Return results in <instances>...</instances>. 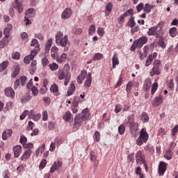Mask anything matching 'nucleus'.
I'll return each instance as SVG.
<instances>
[{
    "label": "nucleus",
    "instance_id": "obj_1",
    "mask_svg": "<svg viewBox=\"0 0 178 178\" xmlns=\"http://www.w3.org/2000/svg\"><path fill=\"white\" fill-rule=\"evenodd\" d=\"M56 43L57 45H60V47H63L65 52H67L69 51V47H67V44H69V41L67 40V35H64L63 33L58 31L56 34Z\"/></svg>",
    "mask_w": 178,
    "mask_h": 178
},
{
    "label": "nucleus",
    "instance_id": "obj_2",
    "mask_svg": "<svg viewBox=\"0 0 178 178\" xmlns=\"http://www.w3.org/2000/svg\"><path fill=\"white\" fill-rule=\"evenodd\" d=\"M57 76L58 80H65L64 85L67 86L69 82L70 81V79H72V74L69 72L68 70L60 68L58 70Z\"/></svg>",
    "mask_w": 178,
    "mask_h": 178
},
{
    "label": "nucleus",
    "instance_id": "obj_3",
    "mask_svg": "<svg viewBox=\"0 0 178 178\" xmlns=\"http://www.w3.org/2000/svg\"><path fill=\"white\" fill-rule=\"evenodd\" d=\"M152 65L153 67L149 72L150 76L154 77V76H159L162 72V64L161 60H154Z\"/></svg>",
    "mask_w": 178,
    "mask_h": 178
},
{
    "label": "nucleus",
    "instance_id": "obj_4",
    "mask_svg": "<svg viewBox=\"0 0 178 178\" xmlns=\"http://www.w3.org/2000/svg\"><path fill=\"white\" fill-rule=\"evenodd\" d=\"M148 138H149V135L148 134V132H147V129L143 128L139 132V136L136 139V143L139 147H141L143 144L147 143Z\"/></svg>",
    "mask_w": 178,
    "mask_h": 178
},
{
    "label": "nucleus",
    "instance_id": "obj_5",
    "mask_svg": "<svg viewBox=\"0 0 178 178\" xmlns=\"http://www.w3.org/2000/svg\"><path fill=\"white\" fill-rule=\"evenodd\" d=\"M147 35H154L156 38H163V30L162 27L158 30V26H152L148 29Z\"/></svg>",
    "mask_w": 178,
    "mask_h": 178
},
{
    "label": "nucleus",
    "instance_id": "obj_6",
    "mask_svg": "<svg viewBox=\"0 0 178 178\" xmlns=\"http://www.w3.org/2000/svg\"><path fill=\"white\" fill-rule=\"evenodd\" d=\"M127 120V124H129L130 133L134 134L138 130L139 124L137 122H134V117L133 115L128 116Z\"/></svg>",
    "mask_w": 178,
    "mask_h": 178
},
{
    "label": "nucleus",
    "instance_id": "obj_7",
    "mask_svg": "<svg viewBox=\"0 0 178 178\" xmlns=\"http://www.w3.org/2000/svg\"><path fill=\"white\" fill-rule=\"evenodd\" d=\"M136 162L137 165H144L145 170H147V161H145V156L143 155V152L138 151L136 154Z\"/></svg>",
    "mask_w": 178,
    "mask_h": 178
},
{
    "label": "nucleus",
    "instance_id": "obj_8",
    "mask_svg": "<svg viewBox=\"0 0 178 178\" xmlns=\"http://www.w3.org/2000/svg\"><path fill=\"white\" fill-rule=\"evenodd\" d=\"M133 15H134V10L131 8L124 13L118 19L119 24H123L124 23V19L129 17V16H133Z\"/></svg>",
    "mask_w": 178,
    "mask_h": 178
},
{
    "label": "nucleus",
    "instance_id": "obj_9",
    "mask_svg": "<svg viewBox=\"0 0 178 178\" xmlns=\"http://www.w3.org/2000/svg\"><path fill=\"white\" fill-rule=\"evenodd\" d=\"M134 42L138 48L141 49L148 42V38L147 36H142L139 39L134 40Z\"/></svg>",
    "mask_w": 178,
    "mask_h": 178
},
{
    "label": "nucleus",
    "instance_id": "obj_10",
    "mask_svg": "<svg viewBox=\"0 0 178 178\" xmlns=\"http://www.w3.org/2000/svg\"><path fill=\"white\" fill-rule=\"evenodd\" d=\"M163 103V95L162 94H159L156 96L152 102V106L154 108H158V106H161Z\"/></svg>",
    "mask_w": 178,
    "mask_h": 178
},
{
    "label": "nucleus",
    "instance_id": "obj_11",
    "mask_svg": "<svg viewBox=\"0 0 178 178\" xmlns=\"http://www.w3.org/2000/svg\"><path fill=\"white\" fill-rule=\"evenodd\" d=\"M166 169H168V163L163 161H160L158 169L159 176H163L166 172Z\"/></svg>",
    "mask_w": 178,
    "mask_h": 178
},
{
    "label": "nucleus",
    "instance_id": "obj_12",
    "mask_svg": "<svg viewBox=\"0 0 178 178\" xmlns=\"http://www.w3.org/2000/svg\"><path fill=\"white\" fill-rule=\"evenodd\" d=\"M80 102H83V100H81L80 97L76 96L74 98L72 102L74 106L72 107V111L73 113H77V112L79 111V110L77 109V106H79V103Z\"/></svg>",
    "mask_w": 178,
    "mask_h": 178
},
{
    "label": "nucleus",
    "instance_id": "obj_13",
    "mask_svg": "<svg viewBox=\"0 0 178 178\" xmlns=\"http://www.w3.org/2000/svg\"><path fill=\"white\" fill-rule=\"evenodd\" d=\"M29 119H32L34 122H38L41 119V113H36L34 110H31L29 115Z\"/></svg>",
    "mask_w": 178,
    "mask_h": 178
},
{
    "label": "nucleus",
    "instance_id": "obj_14",
    "mask_svg": "<svg viewBox=\"0 0 178 178\" xmlns=\"http://www.w3.org/2000/svg\"><path fill=\"white\" fill-rule=\"evenodd\" d=\"M72 13H73L72 9H70V8H65L61 15V19L64 20H66V19H69L70 16H72Z\"/></svg>",
    "mask_w": 178,
    "mask_h": 178
},
{
    "label": "nucleus",
    "instance_id": "obj_15",
    "mask_svg": "<svg viewBox=\"0 0 178 178\" xmlns=\"http://www.w3.org/2000/svg\"><path fill=\"white\" fill-rule=\"evenodd\" d=\"M149 50V47L145 45L143 47V52H141V51H138L140 60H143L144 59V58H147V56H148V51Z\"/></svg>",
    "mask_w": 178,
    "mask_h": 178
},
{
    "label": "nucleus",
    "instance_id": "obj_16",
    "mask_svg": "<svg viewBox=\"0 0 178 178\" xmlns=\"http://www.w3.org/2000/svg\"><path fill=\"white\" fill-rule=\"evenodd\" d=\"M13 151L14 152V158H19L22 154V146L16 145L13 147Z\"/></svg>",
    "mask_w": 178,
    "mask_h": 178
},
{
    "label": "nucleus",
    "instance_id": "obj_17",
    "mask_svg": "<svg viewBox=\"0 0 178 178\" xmlns=\"http://www.w3.org/2000/svg\"><path fill=\"white\" fill-rule=\"evenodd\" d=\"M32 152H33L31 149L26 150L23 155L20 157L21 161H27L28 159H30Z\"/></svg>",
    "mask_w": 178,
    "mask_h": 178
},
{
    "label": "nucleus",
    "instance_id": "obj_18",
    "mask_svg": "<svg viewBox=\"0 0 178 178\" xmlns=\"http://www.w3.org/2000/svg\"><path fill=\"white\" fill-rule=\"evenodd\" d=\"M33 12H34V9L29 8L28 10L25 13V22H26V26H29V24H31V21L29 19V15H33Z\"/></svg>",
    "mask_w": 178,
    "mask_h": 178
},
{
    "label": "nucleus",
    "instance_id": "obj_19",
    "mask_svg": "<svg viewBox=\"0 0 178 178\" xmlns=\"http://www.w3.org/2000/svg\"><path fill=\"white\" fill-rule=\"evenodd\" d=\"M4 94L6 95V97H10V98H13L15 95V90H13V88L10 87L6 88L5 89Z\"/></svg>",
    "mask_w": 178,
    "mask_h": 178
},
{
    "label": "nucleus",
    "instance_id": "obj_20",
    "mask_svg": "<svg viewBox=\"0 0 178 178\" xmlns=\"http://www.w3.org/2000/svg\"><path fill=\"white\" fill-rule=\"evenodd\" d=\"M62 165H63V163L60 161H58L57 162H54L53 165L51 166V168L50 169V172L51 173H54L55 170H58V169H59V168H60L62 166Z\"/></svg>",
    "mask_w": 178,
    "mask_h": 178
},
{
    "label": "nucleus",
    "instance_id": "obj_21",
    "mask_svg": "<svg viewBox=\"0 0 178 178\" xmlns=\"http://www.w3.org/2000/svg\"><path fill=\"white\" fill-rule=\"evenodd\" d=\"M13 8L17 9L19 13H22L23 12V5L22 3L19 2L18 0H15L13 3Z\"/></svg>",
    "mask_w": 178,
    "mask_h": 178
},
{
    "label": "nucleus",
    "instance_id": "obj_22",
    "mask_svg": "<svg viewBox=\"0 0 178 178\" xmlns=\"http://www.w3.org/2000/svg\"><path fill=\"white\" fill-rule=\"evenodd\" d=\"M138 87V83L134 81H129L126 86V91L127 94H130L131 92V87Z\"/></svg>",
    "mask_w": 178,
    "mask_h": 178
},
{
    "label": "nucleus",
    "instance_id": "obj_23",
    "mask_svg": "<svg viewBox=\"0 0 178 178\" xmlns=\"http://www.w3.org/2000/svg\"><path fill=\"white\" fill-rule=\"evenodd\" d=\"M13 134V131L12 129H6L2 134V139L8 140L9 137L12 136Z\"/></svg>",
    "mask_w": 178,
    "mask_h": 178
},
{
    "label": "nucleus",
    "instance_id": "obj_24",
    "mask_svg": "<svg viewBox=\"0 0 178 178\" xmlns=\"http://www.w3.org/2000/svg\"><path fill=\"white\" fill-rule=\"evenodd\" d=\"M83 122H84V119H83V117L80 115H76L74 118V125L75 126H81L83 124Z\"/></svg>",
    "mask_w": 178,
    "mask_h": 178
},
{
    "label": "nucleus",
    "instance_id": "obj_25",
    "mask_svg": "<svg viewBox=\"0 0 178 178\" xmlns=\"http://www.w3.org/2000/svg\"><path fill=\"white\" fill-rule=\"evenodd\" d=\"M113 8V4L111 2L107 3L105 8V16H109L111 12H112V8Z\"/></svg>",
    "mask_w": 178,
    "mask_h": 178
},
{
    "label": "nucleus",
    "instance_id": "obj_26",
    "mask_svg": "<svg viewBox=\"0 0 178 178\" xmlns=\"http://www.w3.org/2000/svg\"><path fill=\"white\" fill-rule=\"evenodd\" d=\"M83 120H88L90 119V110L88 108H86L82 111V115H81Z\"/></svg>",
    "mask_w": 178,
    "mask_h": 178
},
{
    "label": "nucleus",
    "instance_id": "obj_27",
    "mask_svg": "<svg viewBox=\"0 0 178 178\" xmlns=\"http://www.w3.org/2000/svg\"><path fill=\"white\" fill-rule=\"evenodd\" d=\"M112 63H113V66H112L113 69H115L116 65H119V57H118V54L116 53H114L113 54V56L112 58Z\"/></svg>",
    "mask_w": 178,
    "mask_h": 178
},
{
    "label": "nucleus",
    "instance_id": "obj_28",
    "mask_svg": "<svg viewBox=\"0 0 178 178\" xmlns=\"http://www.w3.org/2000/svg\"><path fill=\"white\" fill-rule=\"evenodd\" d=\"M140 119L143 120V123H148V122H149V116H148V113L145 112H143L140 115Z\"/></svg>",
    "mask_w": 178,
    "mask_h": 178
},
{
    "label": "nucleus",
    "instance_id": "obj_29",
    "mask_svg": "<svg viewBox=\"0 0 178 178\" xmlns=\"http://www.w3.org/2000/svg\"><path fill=\"white\" fill-rule=\"evenodd\" d=\"M51 58L53 59H56L57 56H58V52H59V48L56 47H53L51 49Z\"/></svg>",
    "mask_w": 178,
    "mask_h": 178
},
{
    "label": "nucleus",
    "instance_id": "obj_30",
    "mask_svg": "<svg viewBox=\"0 0 178 178\" xmlns=\"http://www.w3.org/2000/svg\"><path fill=\"white\" fill-rule=\"evenodd\" d=\"M50 91L51 92H53V94H54V95H56V97H58V95H59L60 94L59 90L58 89V86H56V83L51 86Z\"/></svg>",
    "mask_w": 178,
    "mask_h": 178
},
{
    "label": "nucleus",
    "instance_id": "obj_31",
    "mask_svg": "<svg viewBox=\"0 0 178 178\" xmlns=\"http://www.w3.org/2000/svg\"><path fill=\"white\" fill-rule=\"evenodd\" d=\"M92 82V79L91 77V73H89L84 83L85 87H86L87 88L91 87Z\"/></svg>",
    "mask_w": 178,
    "mask_h": 178
},
{
    "label": "nucleus",
    "instance_id": "obj_32",
    "mask_svg": "<svg viewBox=\"0 0 178 178\" xmlns=\"http://www.w3.org/2000/svg\"><path fill=\"white\" fill-rule=\"evenodd\" d=\"M154 9V6L149 4V3H145L143 8V12L145 13H151V10Z\"/></svg>",
    "mask_w": 178,
    "mask_h": 178
},
{
    "label": "nucleus",
    "instance_id": "obj_33",
    "mask_svg": "<svg viewBox=\"0 0 178 178\" xmlns=\"http://www.w3.org/2000/svg\"><path fill=\"white\" fill-rule=\"evenodd\" d=\"M38 52H40V45L35 46V48L31 51V54L29 56H31L32 59H34V58L37 56V54H38Z\"/></svg>",
    "mask_w": 178,
    "mask_h": 178
},
{
    "label": "nucleus",
    "instance_id": "obj_34",
    "mask_svg": "<svg viewBox=\"0 0 178 178\" xmlns=\"http://www.w3.org/2000/svg\"><path fill=\"white\" fill-rule=\"evenodd\" d=\"M66 58H67V54L66 53H63L61 56H58L56 59L58 63H62V62H65L66 60Z\"/></svg>",
    "mask_w": 178,
    "mask_h": 178
},
{
    "label": "nucleus",
    "instance_id": "obj_35",
    "mask_svg": "<svg viewBox=\"0 0 178 178\" xmlns=\"http://www.w3.org/2000/svg\"><path fill=\"white\" fill-rule=\"evenodd\" d=\"M37 70V60H33L31 62V68L30 69V74H34Z\"/></svg>",
    "mask_w": 178,
    "mask_h": 178
},
{
    "label": "nucleus",
    "instance_id": "obj_36",
    "mask_svg": "<svg viewBox=\"0 0 178 178\" xmlns=\"http://www.w3.org/2000/svg\"><path fill=\"white\" fill-rule=\"evenodd\" d=\"M169 34H170V36L172 37V38H175V37L177 35V28L176 27L170 28L169 30Z\"/></svg>",
    "mask_w": 178,
    "mask_h": 178
},
{
    "label": "nucleus",
    "instance_id": "obj_37",
    "mask_svg": "<svg viewBox=\"0 0 178 178\" xmlns=\"http://www.w3.org/2000/svg\"><path fill=\"white\" fill-rule=\"evenodd\" d=\"M172 156H173V152H172L170 149H167L164 155V158H165V159H168V161H170V159H172Z\"/></svg>",
    "mask_w": 178,
    "mask_h": 178
},
{
    "label": "nucleus",
    "instance_id": "obj_38",
    "mask_svg": "<svg viewBox=\"0 0 178 178\" xmlns=\"http://www.w3.org/2000/svg\"><path fill=\"white\" fill-rule=\"evenodd\" d=\"M101 59H104V54L101 53H96L92 56V60H101Z\"/></svg>",
    "mask_w": 178,
    "mask_h": 178
},
{
    "label": "nucleus",
    "instance_id": "obj_39",
    "mask_svg": "<svg viewBox=\"0 0 178 178\" xmlns=\"http://www.w3.org/2000/svg\"><path fill=\"white\" fill-rule=\"evenodd\" d=\"M145 151H146V152H148V154H154L155 149H154L153 146H150L149 145H146L144 147Z\"/></svg>",
    "mask_w": 178,
    "mask_h": 178
},
{
    "label": "nucleus",
    "instance_id": "obj_40",
    "mask_svg": "<svg viewBox=\"0 0 178 178\" xmlns=\"http://www.w3.org/2000/svg\"><path fill=\"white\" fill-rule=\"evenodd\" d=\"M19 72H20V66L17 65L14 67V68L13 69V74L11 75L12 77H16V76L19 74Z\"/></svg>",
    "mask_w": 178,
    "mask_h": 178
},
{
    "label": "nucleus",
    "instance_id": "obj_41",
    "mask_svg": "<svg viewBox=\"0 0 178 178\" xmlns=\"http://www.w3.org/2000/svg\"><path fill=\"white\" fill-rule=\"evenodd\" d=\"M128 26L131 27V29L136 26V21H134V17H133V15L131 16L128 21Z\"/></svg>",
    "mask_w": 178,
    "mask_h": 178
},
{
    "label": "nucleus",
    "instance_id": "obj_42",
    "mask_svg": "<svg viewBox=\"0 0 178 178\" xmlns=\"http://www.w3.org/2000/svg\"><path fill=\"white\" fill-rule=\"evenodd\" d=\"M63 119L65 120V122H70L72 119V113L70 111H67L65 113V114L63 115Z\"/></svg>",
    "mask_w": 178,
    "mask_h": 178
},
{
    "label": "nucleus",
    "instance_id": "obj_43",
    "mask_svg": "<svg viewBox=\"0 0 178 178\" xmlns=\"http://www.w3.org/2000/svg\"><path fill=\"white\" fill-rule=\"evenodd\" d=\"M49 67L50 70L55 72V70H58V69H59V65L56 64V63H52L49 65Z\"/></svg>",
    "mask_w": 178,
    "mask_h": 178
},
{
    "label": "nucleus",
    "instance_id": "obj_44",
    "mask_svg": "<svg viewBox=\"0 0 178 178\" xmlns=\"http://www.w3.org/2000/svg\"><path fill=\"white\" fill-rule=\"evenodd\" d=\"M75 90H76V86H74V83L71 84V86L67 91L68 97H70V95H72V94H73V92H74Z\"/></svg>",
    "mask_w": 178,
    "mask_h": 178
},
{
    "label": "nucleus",
    "instance_id": "obj_45",
    "mask_svg": "<svg viewBox=\"0 0 178 178\" xmlns=\"http://www.w3.org/2000/svg\"><path fill=\"white\" fill-rule=\"evenodd\" d=\"M51 45H52V39L51 38L49 39L46 43V45H45V51L46 52L49 51V49H51Z\"/></svg>",
    "mask_w": 178,
    "mask_h": 178
},
{
    "label": "nucleus",
    "instance_id": "obj_46",
    "mask_svg": "<svg viewBox=\"0 0 178 178\" xmlns=\"http://www.w3.org/2000/svg\"><path fill=\"white\" fill-rule=\"evenodd\" d=\"M124 131H126V126L124 124H121L118 127V133L120 136L124 134Z\"/></svg>",
    "mask_w": 178,
    "mask_h": 178
},
{
    "label": "nucleus",
    "instance_id": "obj_47",
    "mask_svg": "<svg viewBox=\"0 0 178 178\" xmlns=\"http://www.w3.org/2000/svg\"><path fill=\"white\" fill-rule=\"evenodd\" d=\"M9 65V62L4 61L2 63L0 64V72H3L6 67H8Z\"/></svg>",
    "mask_w": 178,
    "mask_h": 178
},
{
    "label": "nucleus",
    "instance_id": "obj_48",
    "mask_svg": "<svg viewBox=\"0 0 178 178\" xmlns=\"http://www.w3.org/2000/svg\"><path fill=\"white\" fill-rule=\"evenodd\" d=\"M157 90H158V83L155 82L152 86V89H151L152 95H154V94L156 92Z\"/></svg>",
    "mask_w": 178,
    "mask_h": 178
},
{
    "label": "nucleus",
    "instance_id": "obj_49",
    "mask_svg": "<svg viewBox=\"0 0 178 178\" xmlns=\"http://www.w3.org/2000/svg\"><path fill=\"white\" fill-rule=\"evenodd\" d=\"M163 38H159L158 45H159L162 49H165V48H166V43H165Z\"/></svg>",
    "mask_w": 178,
    "mask_h": 178
},
{
    "label": "nucleus",
    "instance_id": "obj_50",
    "mask_svg": "<svg viewBox=\"0 0 178 178\" xmlns=\"http://www.w3.org/2000/svg\"><path fill=\"white\" fill-rule=\"evenodd\" d=\"M9 42V41L8 40V39L6 38H3L1 40V41L0 42V48H5V47H6V45H8V43Z\"/></svg>",
    "mask_w": 178,
    "mask_h": 178
},
{
    "label": "nucleus",
    "instance_id": "obj_51",
    "mask_svg": "<svg viewBox=\"0 0 178 178\" xmlns=\"http://www.w3.org/2000/svg\"><path fill=\"white\" fill-rule=\"evenodd\" d=\"M19 81H21L22 86H26V83H27V76H21L19 79H18Z\"/></svg>",
    "mask_w": 178,
    "mask_h": 178
},
{
    "label": "nucleus",
    "instance_id": "obj_52",
    "mask_svg": "<svg viewBox=\"0 0 178 178\" xmlns=\"http://www.w3.org/2000/svg\"><path fill=\"white\" fill-rule=\"evenodd\" d=\"M72 31L75 35H80L83 33V29L81 28H75Z\"/></svg>",
    "mask_w": 178,
    "mask_h": 178
},
{
    "label": "nucleus",
    "instance_id": "obj_53",
    "mask_svg": "<svg viewBox=\"0 0 178 178\" xmlns=\"http://www.w3.org/2000/svg\"><path fill=\"white\" fill-rule=\"evenodd\" d=\"M93 138H95L97 143H99V141L101 140V134L99 131H95L93 136Z\"/></svg>",
    "mask_w": 178,
    "mask_h": 178
},
{
    "label": "nucleus",
    "instance_id": "obj_54",
    "mask_svg": "<svg viewBox=\"0 0 178 178\" xmlns=\"http://www.w3.org/2000/svg\"><path fill=\"white\" fill-rule=\"evenodd\" d=\"M90 156L92 162H95V161H97V155H95V152L94 151L90 152Z\"/></svg>",
    "mask_w": 178,
    "mask_h": 178
},
{
    "label": "nucleus",
    "instance_id": "obj_55",
    "mask_svg": "<svg viewBox=\"0 0 178 178\" xmlns=\"http://www.w3.org/2000/svg\"><path fill=\"white\" fill-rule=\"evenodd\" d=\"M34 58H32L31 56L28 55L24 58V62L26 65H29L31 60H33Z\"/></svg>",
    "mask_w": 178,
    "mask_h": 178
},
{
    "label": "nucleus",
    "instance_id": "obj_56",
    "mask_svg": "<svg viewBox=\"0 0 178 178\" xmlns=\"http://www.w3.org/2000/svg\"><path fill=\"white\" fill-rule=\"evenodd\" d=\"M167 87H168V88H170V89L175 88V83H173V79H170L167 82Z\"/></svg>",
    "mask_w": 178,
    "mask_h": 178
},
{
    "label": "nucleus",
    "instance_id": "obj_57",
    "mask_svg": "<svg viewBox=\"0 0 178 178\" xmlns=\"http://www.w3.org/2000/svg\"><path fill=\"white\" fill-rule=\"evenodd\" d=\"M29 113H30L29 110H25L19 117L20 120H24V119L26 118V116H27Z\"/></svg>",
    "mask_w": 178,
    "mask_h": 178
},
{
    "label": "nucleus",
    "instance_id": "obj_58",
    "mask_svg": "<svg viewBox=\"0 0 178 178\" xmlns=\"http://www.w3.org/2000/svg\"><path fill=\"white\" fill-rule=\"evenodd\" d=\"M158 56V53L154 52L152 54H149L147 57V58L152 62L154 59H156V58Z\"/></svg>",
    "mask_w": 178,
    "mask_h": 178
},
{
    "label": "nucleus",
    "instance_id": "obj_59",
    "mask_svg": "<svg viewBox=\"0 0 178 178\" xmlns=\"http://www.w3.org/2000/svg\"><path fill=\"white\" fill-rule=\"evenodd\" d=\"M19 143L21 144H23V145H24V144H26L27 143V138L26 136H24V135H22L20 136Z\"/></svg>",
    "mask_w": 178,
    "mask_h": 178
},
{
    "label": "nucleus",
    "instance_id": "obj_60",
    "mask_svg": "<svg viewBox=\"0 0 178 178\" xmlns=\"http://www.w3.org/2000/svg\"><path fill=\"white\" fill-rule=\"evenodd\" d=\"M151 88V80L147 79L145 81V90H149Z\"/></svg>",
    "mask_w": 178,
    "mask_h": 178
},
{
    "label": "nucleus",
    "instance_id": "obj_61",
    "mask_svg": "<svg viewBox=\"0 0 178 178\" xmlns=\"http://www.w3.org/2000/svg\"><path fill=\"white\" fill-rule=\"evenodd\" d=\"M144 10V3H140L137 6H136V10L138 13H140V11Z\"/></svg>",
    "mask_w": 178,
    "mask_h": 178
},
{
    "label": "nucleus",
    "instance_id": "obj_62",
    "mask_svg": "<svg viewBox=\"0 0 178 178\" xmlns=\"http://www.w3.org/2000/svg\"><path fill=\"white\" fill-rule=\"evenodd\" d=\"M95 33V26L91 25L89 28V35H92Z\"/></svg>",
    "mask_w": 178,
    "mask_h": 178
},
{
    "label": "nucleus",
    "instance_id": "obj_63",
    "mask_svg": "<svg viewBox=\"0 0 178 178\" xmlns=\"http://www.w3.org/2000/svg\"><path fill=\"white\" fill-rule=\"evenodd\" d=\"M97 34L100 37H104V34H105V30H104L103 28H99L97 29Z\"/></svg>",
    "mask_w": 178,
    "mask_h": 178
},
{
    "label": "nucleus",
    "instance_id": "obj_64",
    "mask_svg": "<svg viewBox=\"0 0 178 178\" xmlns=\"http://www.w3.org/2000/svg\"><path fill=\"white\" fill-rule=\"evenodd\" d=\"M127 159L129 161V162H134V153H131L128 154Z\"/></svg>",
    "mask_w": 178,
    "mask_h": 178
}]
</instances>
